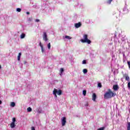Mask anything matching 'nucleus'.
I'll list each match as a JSON object with an SVG mask.
<instances>
[{
    "label": "nucleus",
    "mask_w": 130,
    "mask_h": 130,
    "mask_svg": "<svg viewBox=\"0 0 130 130\" xmlns=\"http://www.w3.org/2000/svg\"><path fill=\"white\" fill-rule=\"evenodd\" d=\"M114 96V93L111 89H108V91L106 92V93L104 95V99H110V98H112Z\"/></svg>",
    "instance_id": "nucleus-1"
},
{
    "label": "nucleus",
    "mask_w": 130,
    "mask_h": 130,
    "mask_svg": "<svg viewBox=\"0 0 130 130\" xmlns=\"http://www.w3.org/2000/svg\"><path fill=\"white\" fill-rule=\"evenodd\" d=\"M84 39H81V41L82 43H87L88 44H90L91 43V41L88 39V35H84L83 36Z\"/></svg>",
    "instance_id": "nucleus-2"
},
{
    "label": "nucleus",
    "mask_w": 130,
    "mask_h": 130,
    "mask_svg": "<svg viewBox=\"0 0 130 130\" xmlns=\"http://www.w3.org/2000/svg\"><path fill=\"white\" fill-rule=\"evenodd\" d=\"M61 121L62 126H64V125H66V123H67V118H66V117H63L61 119Z\"/></svg>",
    "instance_id": "nucleus-3"
},
{
    "label": "nucleus",
    "mask_w": 130,
    "mask_h": 130,
    "mask_svg": "<svg viewBox=\"0 0 130 130\" xmlns=\"http://www.w3.org/2000/svg\"><path fill=\"white\" fill-rule=\"evenodd\" d=\"M43 38L44 41H48V38H47V34H46V32H44L43 35Z\"/></svg>",
    "instance_id": "nucleus-4"
},
{
    "label": "nucleus",
    "mask_w": 130,
    "mask_h": 130,
    "mask_svg": "<svg viewBox=\"0 0 130 130\" xmlns=\"http://www.w3.org/2000/svg\"><path fill=\"white\" fill-rule=\"evenodd\" d=\"M82 26V23L81 22H78L77 23L75 24V27L76 28H80Z\"/></svg>",
    "instance_id": "nucleus-5"
},
{
    "label": "nucleus",
    "mask_w": 130,
    "mask_h": 130,
    "mask_svg": "<svg viewBox=\"0 0 130 130\" xmlns=\"http://www.w3.org/2000/svg\"><path fill=\"white\" fill-rule=\"evenodd\" d=\"M56 94H57V95H60L61 94H62V91L60 89H59L58 90L56 89Z\"/></svg>",
    "instance_id": "nucleus-6"
},
{
    "label": "nucleus",
    "mask_w": 130,
    "mask_h": 130,
    "mask_svg": "<svg viewBox=\"0 0 130 130\" xmlns=\"http://www.w3.org/2000/svg\"><path fill=\"white\" fill-rule=\"evenodd\" d=\"M96 98H97V95H96V93L92 94V100L93 101H96Z\"/></svg>",
    "instance_id": "nucleus-7"
},
{
    "label": "nucleus",
    "mask_w": 130,
    "mask_h": 130,
    "mask_svg": "<svg viewBox=\"0 0 130 130\" xmlns=\"http://www.w3.org/2000/svg\"><path fill=\"white\" fill-rule=\"evenodd\" d=\"M124 77L125 78L126 81H130L129 77V76H128V75H127V74H125V75L124 76Z\"/></svg>",
    "instance_id": "nucleus-8"
},
{
    "label": "nucleus",
    "mask_w": 130,
    "mask_h": 130,
    "mask_svg": "<svg viewBox=\"0 0 130 130\" xmlns=\"http://www.w3.org/2000/svg\"><path fill=\"white\" fill-rule=\"evenodd\" d=\"M56 89L54 88V90H53V95H54L55 97H56V98H57V95H56Z\"/></svg>",
    "instance_id": "nucleus-9"
},
{
    "label": "nucleus",
    "mask_w": 130,
    "mask_h": 130,
    "mask_svg": "<svg viewBox=\"0 0 130 130\" xmlns=\"http://www.w3.org/2000/svg\"><path fill=\"white\" fill-rule=\"evenodd\" d=\"M10 126L11 128H14V127H15L16 125L15 124V123L12 122L10 124Z\"/></svg>",
    "instance_id": "nucleus-10"
},
{
    "label": "nucleus",
    "mask_w": 130,
    "mask_h": 130,
    "mask_svg": "<svg viewBox=\"0 0 130 130\" xmlns=\"http://www.w3.org/2000/svg\"><path fill=\"white\" fill-rule=\"evenodd\" d=\"M21 55H22V53H19L17 56V60L19 61L21 59Z\"/></svg>",
    "instance_id": "nucleus-11"
},
{
    "label": "nucleus",
    "mask_w": 130,
    "mask_h": 130,
    "mask_svg": "<svg viewBox=\"0 0 130 130\" xmlns=\"http://www.w3.org/2000/svg\"><path fill=\"white\" fill-rule=\"evenodd\" d=\"M25 36H26V35H25V34H24V33L21 34V35H20L21 39H23L25 38Z\"/></svg>",
    "instance_id": "nucleus-12"
},
{
    "label": "nucleus",
    "mask_w": 130,
    "mask_h": 130,
    "mask_svg": "<svg viewBox=\"0 0 130 130\" xmlns=\"http://www.w3.org/2000/svg\"><path fill=\"white\" fill-rule=\"evenodd\" d=\"M118 89H119V87L118 85H117V84L115 85V91H117Z\"/></svg>",
    "instance_id": "nucleus-13"
},
{
    "label": "nucleus",
    "mask_w": 130,
    "mask_h": 130,
    "mask_svg": "<svg viewBox=\"0 0 130 130\" xmlns=\"http://www.w3.org/2000/svg\"><path fill=\"white\" fill-rule=\"evenodd\" d=\"M11 106L12 107H15V106H16V104L15 103V102H11Z\"/></svg>",
    "instance_id": "nucleus-14"
},
{
    "label": "nucleus",
    "mask_w": 130,
    "mask_h": 130,
    "mask_svg": "<svg viewBox=\"0 0 130 130\" xmlns=\"http://www.w3.org/2000/svg\"><path fill=\"white\" fill-rule=\"evenodd\" d=\"M83 74H87L88 73V70L86 69H84L83 70Z\"/></svg>",
    "instance_id": "nucleus-15"
},
{
    "label": "nucleus",
    "mask_w": 130,
    "mask_h": 130,
    "mask_svg": "<svg viewBox=\"0 0 130 130\" xmlns=\"http://www.w3.org/2000/svg\"><path fill=\"white\" fill-rule=\"evenodd\" d=\"M127 130H130V122H127Z\"/></svg>",
    "instance_id": "nucleus-16"
},
{
    "label": "nucleus",
    "mask_w": 130,
    "mask_h": 130,
    "mask_svg": "<svg viewBox=\"0 0 130 130\" xmlns=\"http://www.w3.org/2000/svg\"><path fill=\"white\" fill-rule=\"evenodd\" d=\"M86 94H87V91L84 90L83 91V96H86Z\"/></svg>",
    "instance_id": "nucleus-17"
},
{
    "label": "nucleus",
    "mask_w": 130,
    "mask_h": 130,
    "mask_svg": "<svg viewBox=\"0 0 130 130\" xmlns=\"http://www.w3.org/2000/svg\"><path fill=\"white\" fill-rule=\"evenodd\" d=\"M47 47L48 49H50V48L51 47V45L50 44V43H49L47 45Z\"/></svg>",
    "instance_id": "nucleus-18"
},
{
    "label": "nucleus",
    "mask_w": 130,
    "mask_h": 130,
    "mask_svg": "<svg viewBox=\"0 0 130 130\" xmlns=\"http://www.w3.org/2000/svg\"><path fill=\"white\" fill-rule=\"evenodd\" d=\"M64 71V70H63V68H61L60 70V75H61V74H62V73H63Z\"/></svg>",
    "instance_id": "nucleus-19"
},
{
    "label": "nucleus",
    "mask_w": 130,
    "mask_h": 130,
    "mask_svg": "<svg viewBox=\"0 0 130 130\" xmlns=\"http://www.w3.org/2000/svg\"><path fill=\"white\" fill-rule=\"evenodd\" d=\"M27 110L28 112H31V111H32V109L30 107H28L27 109Z\"/></svg>",
    "instance_id": "nucleus-20"
},
{
    "label": "nucleus",
    "mask_w": 130,
    "mask_h": 130,
    "mask_svg": "<svg viewBox=\"0 0 130 130\" xmlns=\"http://www.w3.org/2000/svg\"><path fill=\"white\" fill-rule=\"evenodd\" d=\"M65 38H66V39H72V37H71L69 36H66Z\"/></svg>",
    "instance_id": "nucleus-21"
},
{
    "label": "nucleus",
    "mask_w": 130,
    "mask_h": 130,
    "mask_svg": "<svg viewBox=\"0 0 130 130\" xmlns=\"http://www.w3.org/2000/svg\"><path fill=\"white\" fill-rule=\"evenodd\" d=\"M98 86V87H99V88H101L102 87V84H101V83H99Z\"/></svg>",
    "instance_id": "nucleus-22"
},
{
    "label": "nucleus",
    "mask_w": 130,
    "mask_h": 130,
    "mask_svg": "<svg viewBox=\"0 0 130 130\" xmlns=\"http://www.w3.org/2000/svg\"><path fill=\"white\" fill-rule=\"evenodd\" d=\"M111 2H112V0H108L107 3V4H109V5H110L111 4Z\"/></svg>",
    "instance_id": "nucleus-23"
},
{
    "label": "nucleus",
    "mask_w": 130,
    "mask_h": 130,
    "mask_svg": "<svg viewBox=\"0 0 130 130\" xmlns=\"http://www.w3.org/2000/svg\"><path fill=\"white\" fill-rule=\"evenodd\" d=\"M83 64H86L87 63V61L86 60H83L82 61Z\"/></svg>",
    "instance_id": "nucleus-24"
},
{
    "label": "nucleus",
    "mask_w": 130,
    "mask_h": 130,
    "mask_svg": "<svg viewBox=\"0 0 130 130\" xmlns=\"http://www.w3.org/2000/svg\"><path fill=\"white\" fill-rule=\"evenodd\" d=\"M12 122H13V123L16 122V118L15 117L13 118Z\"/></svg>",
    "instance_id": "nucleus-25"
},
{
    "label": "nucleus",
    "mask_w": 130,
    "mask_h": 130,
    "mask_svg": "<svg viewBox=\"0 0 130 130\" xmlns=\"http://www.w3.org/2000/svg\"><path fill=\"white\" fill-rule=\"evenodd\" d=\"M105 128V127H102L99 128L98 130H104Z\"/></svg>",
    "instance_id": "nucleus-26"
},
{
    "label": "nucleus",
    "mask_w": 130,
    "mask_h": 130,
    "mask_svg": "<svg viewBox=\"0 0 130 130\" xmlns=\"http://www.w3.org/2000/svg\"><path fill=\"white\" fill-rule=\"evenodd\" d=\"M41 49L42 52H44V48H43V47H42L41 48Z\"/></svg>",
    "instance_id": "nucleus-27"
},
{
    "label": "nucleus",
    "mask_w": 130,
    "mask_h": 130,
    "mask_svg": "<svg viewBox=\"0 0 130 130\" xmlns=\"http://www.w3.org/2000/svg\"><path fill=\"white\" fill-rule=\"evenodd\" d=\"M17 12H21V9L20 8H17L16 9Z\"/></svg>",
    "instance_id": "nucleus-28"
},
{
    "label": "nucleus",
    "mask_w": 130,
    "mask_h": 130,
    "mask_svg": "<svg viewBox=\"0 0 130 130\" xmlns=\"http://www.w3.org/2000/svg\"><path fill=\"white\" fill-rule=\"evenodd\" d=\"M39 46H40L41 48L43 47V46L42 45V44H41V42H40Z\"/></svg>",
    "instance_id": "nucleus-29"
},
{
    "label": "nucleus",
    "mask_w": 130,
    "mask_h": 130,
    "mask_svg": "<svg viewBox=\"0 0 130 130\" xmlns=\"http://www.w3.org/2000/svg\"><path fill=\"white\" fill-rule=\"evenodd\" d=\"M127 64L129 68L130 69V61L127 62Z\"/></svg>",
    "instance_id": "nucleus-30"
},
{
    "label": "nucleus",
    "mask_w": 130,
    "mask_h": 130,
    "mask_svg": "<svg viewBox=\"0 0 130 130\" xmlns=\"http://www.w3.org/2000/svg\"><path fill=\"white\" fill-rule=\"evenodd\" d=\"M38 113H42V110H38Z\"/></svg>",
    "instance_id": "nucleus-31"
},
{
    "label": "nucleus",
    "mask_w": 130,
    "mask_h": 130,
    "mask_svg": "<svg viewBox=\"0 0 130 130\" xmlns=\"http://www.w3.org/2000/svg\"><path fill=\"white\" fill-rule=\"evenodd\" d=\"M127 86H128V88H130V82H128Z\"/></svg>",
    "instance_id": "nucleus-32"
},
{
    "label": "nucleus",
    "mask_w": 130,
    "mask_h": 130,
    "mask_svg": "<svg viewBox=\"0 0 130 130\" xmlns=\"http://www.w3.org/2000/svg\"><path fill=\"white\" fill-rule=\"evenodd\" d=\"M31 130H35V127L34 126L31 127Z\"/></svg>",
    "instance_id": "nucleus-33"
},
{
    "label": "nucleus",
    "mask_w": 130,
    "mask_h": 130,
    "mask_svg": "<svg viewBox=\"0 0 130 130\" xmlns=\"http://www.w3.org/2000/svg\"><path fill=\"white\" fill-rule=\"evenodd\" d=\"M40 20L39 19H36V22H40Z\"/></svg>",
    "instance_id": "nucleus-34"
},
{
    "label": "nucleus",
    "mask_w": 130,
    "mask_h": 130,
    "mask_svg": "<svg viewBox=\"0 0 130 130\" xmlns=\"http://www.w3.org/2000/svg\"><path fill=\"white\" fill-rule=\"evenodd\" d=\"M26 14H27V15H30V12H26Z\"/></svg>",
    "instance_id": "nucleus-35"
},
{
    "label": "nucleus",
    "mask_w": 130,
    "mask_h": 130,
    "mask_svg": "<svg viewBox=\"0 0 130 130\" xmlns=\"http://www.w3.org/2000/svg\"><path fill=\"white\" fill-rule=\"evenodd\" d=\"M24 64H26V63H27V61H24Z\"/></svg>",
    "instance_id": "nucleus-36"
},
{
    "label": "nucleus",
    "mask_w": 130,
    "mask_h": 130,
    "mask_svg": "<svg viewBox=\"0 0 130 130\" xmlns=\"http://www.w3.org/2000/svg\"><path fill=\"white\" fill-rule=\"evenodd\" d=\"M3 103V102H2V101L0 100V105L1 104H2Z\"/></svg>",
    "instance_id": "nucleus-37"
},
{
    "label": "nucleus",
    "mask_w": 130,
    "mask_h": 130,
    "mask_svg": "<svg viewBox=\"0 0 130 130\" xmlns=\"http://www.w3.org/2000/svg\"><path fill=\"white\" fill-rule=\"evenodd\" d=\"M113 89H114V85H113Z\"/></svg>",
    "instance_id": "nucleus-38"
},
{
    "label": "nucleus",
    "mask_w": 130,
    "mask_h": 130,
    "mask_svg": "<svg viewBox=\"0 0 130 130\" xmlns=\"http://www.w3.org/2000/svg\"><path fill=\"white\" fill-rule=\"evenodd\" d=\"M0 69H2V66L0 65Z\"/></svg>",
    "instance_id": "nucleus-39"
}]
</instances>
